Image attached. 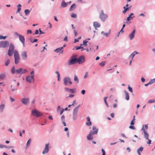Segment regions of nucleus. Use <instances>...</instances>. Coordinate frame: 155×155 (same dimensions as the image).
I'll return each mask as SVG.
<instances>
[{"instance_id": "f257e3e1", "label": "nucleus", "mask_w": 155, "mask_h": 155, "mask_svg": "<svg viewBox=\"0 0 155 155\" xmlns=\"http://www.w3.org/2000/svg\"><path fill=\"white\" fill-rule=\"evenodd\" d=\"M14 56L15 58V64L19 63L20 61V57L18 51L15 50L14 51Z\"/></svg>"}, {"instance_id": "f03ea898", "label": "nucleus", "mask_w": 155, "mask_h": 155, "mask_svg": "<svg viewBox=\"0 0 155 155\" xmlns=\"http://www.w3.org/2000/svg\"><path fill=\"white\" fill-rule=\"evenodd\" d=\"M31 113L32 115L37 117H40L42 115L41 112L35 109L31 111Z\"/></svg>"}, {"instance_id": "7ed1b4c3", "label": "nucleus", "mask_w": 155, "mask_h": 155, "mask_svg": "<svg viewBox=\"0 0 155 155\" xmlns=\"http://www.w3.org/2000/svg\"><path fill=\"white\" fill-rule=\"evenodd\" d=\"M9 43L8 41H3L0 42V48H6L8 47Z\"/></svg>"}, {"instance_id": "20e7f679", "label": "nucleus", "mask_w": 155, "mask_h": 155, "mask_svg": "<svg viewBox=\"0 0 155 155\" xmlns=\"http://www.w3.org/2000/svg\"><path fill=\"white\" fill-rule=\"evenodd\" d=\"M64 82L65 85L71 84L72 82L71 81L70 78L69 77H65L64 79Z\"/></svg>"}, {"instance_id": "39448f33", "label": "nucleus", "mask_w": 155, "mask_h": 155, "mask_svg": "<svg viewBox=\"0 0 155 155\" xmlns=\"http://www.w3.org/2000/svg\"><path fill=\"white\" fill-rule=\"evenodd\" d=\"M100 18L103 21H104L107 18V16L104 14L103 11L101 10L100 15Z\"/></svg>"}, {"instance_id": "423d86ee", "label": "nucleus", "mask_w": 155, "mask_h": 155, "mask_svg": "<svg viewBox=\"0 0 155 155\" xmlns=\"http://www.w3.org/2000/svg\"><path fill=\"white\" fill-rule=\"evenodd\" d=\"M34 75L28 76L26 78V81L29 83H31L32 81L33 82L34 80Z\"/></svg>"}, {"instance_id": "0eeeda50", "label": "nucleus", "mask_w": 155, "mask_h": 155, "mask_svg": "<svg viewBox=\"0 0 155 155\" xmlns=\"http://www.w3.org/2000/svg\"><path fill=\"white\" fill-rule=\"evenodd\" d=\"M26 69H23L22 68H19L16 71V73L17 74H23L27 72Z\"/></svg>"}, {"instance_id": "6e6552de", "label": "nucleus", "mask_w": 155, "mask_h": 155, "mask_svg": "<svg viewBox=\"0 0 155 155\" xmlns=\"http://www.w3.org/2000/svg\"><path fill=\"white\" fill-rule=\"evenodd\" d=\"M77 62V58L74 57H72L68 62V65H72L75 64Z\"/></svg>"}, {"instance_id": "1a4fd4ad", "label": "nucleus", "mask_w": 155, "mask_h": 155, "mask_svg": "<svg viewBox=\"0 0 155 155\" xmlns=\"http://www.w3.org/2000/svg\"><path fill=\"white\" fill-rule=\"evenodd\" d=\"M77 63L81 64L84 61L85 58L83 56H81L79 57L78 59H77Z\"/></svg>"}, {"instance_id": "9d476101", "label": "nucleus", "mask_w": 155, "mask_h": 155, "mask_svg": "<svg viewBox=\"0 0 155 155\" xmlns=\"http://www.w3.org/2000/svg\"><path fill=\"white\" fill-rule=\"evenodd\" d=\"M92 130L94 131H91L90 134L92 135L96 134L97 133L98 129L95 126H93L92 127Z\"/></svg>"}, {"instance_id": "9b49d317", "label": "nucleus", "mask_w": 155, "mask_h": 155, "mask_svg": "<svg viewBox=\"0 0 155 155\" xmlns=\"http://www.w3.org/2000/svg\"><path fill=\"white\" fill-rule=\"evenodd\" d=\"M22 58L23 60H26L27 59V52L25 51H22L21 54Z\"/></svg>"}, {"instance_id": "f8f14e48", "label": "nucleus", "mask_w": 155, "mask_h": 155, "mask_svg": "<svg viewBox=\"0 0 155 155\" xmlns=\"http://www.w3.org/2000/svg\"><path fill=\"white\" fill-rule=\"evenodd\" d=\"M49 145V143H46L45 144V149L42 152L43 154H45L47 153L48 152L49 150V148L48 147Z\"/></svg>"}, {"instance_id": "ddd939ff", "label": "nucleus", "mask_w": 155, "mask_h": 155, "mask_svg": "<svg viewBox=\"0 0 155 155\" xmlns=\"http://www.w3.org/2000/svg\"><path fill=\"white\" fill-rule=\"evenodd\" d=\"M11 91H17L18 89L17 86L16 85V83L15 82L13 83L11 86Z\"/></svg>"}, {"instance_id": "4468645a", "label": "nucleus", "mask_w": 155, "mask_h": 155, "mask_svg": "<svg viewBox=\"0 0 155 155\" xmlns=\"http://www.w3.org/2000/svg\"><path fill=\"white\" fill-rule=\"evenodd\" d=\"M141 130L143 132L144 137L147 140H148L149 135L147 132L145 130V129L143 127L142 128Z\"/></svg>"}, {"instance_id": "2eb2a0df", "label": "nucleus", "mask_w": 155, "mask_h": 155, "mask_svg": "<svg viewBox=\"0 0 155 155\" xmlns=\"http://www.w3.org/2000/svg\"><path fill=\"white\" fill-rule=\"evenodd\" d=\"M21 101L24 104L27 105L29 103V99L28 98H22Z\"/></svg>"}, {"instance_id": "dca6fc26", "label": "nucleus", "mask_w": 155, "mask_h": 155, "mask_svg": "<svg viewBox=\"0 0 155 155\" xmlns=\"http://www.w3.org/2000/svg\"><path fill=\"white\" fill-rule=\"evenodd\" d=\"M19 38L20 40L22 43L23 45L24 46H25V39L24 37L23 36H22L21 35H19Z\"/></svg>"}, {"instance_id": "f3484780", "label": "nucleus", "mask_w": 155, "mask_h": 155, "mask_svg": "<svg viewBox=\"0 0 155 155\" xmlns=\"http://www.w3.org/2000/svg\"><path fill=\"white\" fill-rule=\"evenodd\" d=\"M65 90L71 93H74L76 91V89H71L68 87L65 88Z\"/></svg>"}, {"instance_id": "a211bd4d", "label": "nucleus", "mask_w": 155, "mask_h": 155, "mask_svg": "<svg viewBox=\"0 0 155 155\" xmlns=\"http://www.w3.org/2000/svg\"><path fill=\"white\" fill-rule=\"evenodd\" d=\"M135 29H134V30L129 35V37L130 38V40H132L134 38V35H135Z\"/></svg>"}, {"instance_id": "6ab92c4d", "label": "nucleus", "mask_w": 155, "mask_h": 155, "mask_svg": "<svg viewBox=\"0 0 155 155\" xmlns=\"http://www.w3.org/2000/svg\"><path fill=\"white\" fill-rule=\"evenodd\" d=\"M87 122L86 123V124L88 126H90L91 125V122L90 121V118L89 117H87Z\"/></svg>"}, {"instance_id": "aec40b11", "label": "nucleus", "mask_w": 155, "mask_h": 155, "mask_svg": "<svg viewBox=\"0 0 155 155\" xmlns=\"http://www.w3.org/2000/svg\"><path fill=\"white\" fill-rule=\"evenodd\" d=\"M63 48V47H61L58 48L56 49L54 51L56 53H58L59 52L61 51V53H62L63 51H61V50Z\"/></svg>"}, {"instance_id": "412c9836", "label": "nucleus", "mask_w": 155, "mask_h": 155, "mask_svg": "<svg viewBox=\"0 0 155 155\" xmlns=\"http://www.w3.org/2000/svg\"><path fill=\"white\" fill-rule=\"evenodd\" d=\"M143 147H140L137 150V153L139 155H141L140 152H141L143 150Z\"/></svg>"}, {"instance_id": "4be33fe9", "label": "nucleus", "mask_w": 155, "mask_h": 155, "mask_svg": "<svg viewBox=\"0 0 155 155\" xmlns=\"http://www.w3.org/2000/svg\"><path fill=\"white\" fill-rule=\"evenodd\" d=\"M93 25L95 28H99L100 26V24L96 21L94 22Z\"/></svg>"}, {"instance_id": "5701e85b", "label": "nucleus", "mask_w": 155, "mask_h": 155, "mask_svg": "<svg viewBox=\"0 0 155 155\" xmlns=\"http://www.w3.org/2000/svg\"><path fill=\"white\" fill-rule=\"evenodd\" d=\"M68 3L65 2L63 0L61 4V6L63 7H66Z\"/></svg>"}, {"instance_id": "b1692460", "label": "nucleus", "mask_w": 155, "mask_h": 155, "mask_svg": "<svg viewBox=\"0 0 155 155\" xmlns=\"http://www.w3.org/2000/svg\"><path fill=\"white\" fill-rule=\"evenodd\" d=\"M123 8L124 9V10L123 11V14H125L127 10L130 9V7H129L128 8H126V6H124V7Z\"/></svg>"}, {"instance_id": "393cba45", "label": "nucleus", "mask_w": 155, "mask_h": 155, "mask_svg": "<svg viewBox=\"0 0 155 155\" xmlns=\"http://www.w3.org/2000/svg\"><path fill=\"white\" fill-rule=\"evenodd\" d=\"M79 107V106L77 107L74 110L73 114H77Z\"/></svg>"}, {"instance_id": "a878e982", "label": "nucleus", "mask_w": 155, "mask_h": 155, "mask_svg": "<svg viewBox=\"0 0 155 155\" xmlns=\"http://www.w3.org/2000/svg\"><path fill=\"white\" fill-rule=\"evenodd\" d=\"M124 92L125 94V99L127 100H128L129 99V94L126 91H124Z\"/></svg>"}, {"instance_id": "bb28decb", "label": "nucleus", "mask_w": 155, "mask_h": 155, "mask_svg": "<svg viewBox=\"0 0 155 155\" xmlns=\"http://www.w3.org/2000/svg\"><path fill=\"white\" fill-rule=\"evenodd\" d=\"M87 139L88 140H91L93 139V137L91 134H89L87 137Z\"/></svg>"}, {"instance_id": "cd10ccee", "label": "nucleus", "mask_w": 155, "mask_h": 155, "mask_svg": "<svg viewBox=\"0 0 155 155\" xmlns=\"http://www.w3.org/2000/svg\"><path fill=\"white\" fill-rule=\"evenodd\" d=\"M14 49V46L12 44H11L9 47V50L13 51Z\"/></svg>"}, {"instance_id": "c85d7f7f", "label": "nucleus", "mask_w": 155, "mask_h": 155, "mask_svg": "<svg viewBox=\"0 0 155 155\" xmlns=\"http://www.w3.org/2000/svg\"><path fill=\"white\" fill-rule=\"evenodd\" d=\"M31 139L30 138V139L28 141V142L26 144V148L27 149L30 146L31 142Z\"/></svg>"}, {"instance_id": "c756f323", "label": "nucleus", "mask_w": 155, "mask_h": 155, "mask_svg": "<svg viewBox=\"0 0 155 155\" xmlns=\"http://www.w3.org/2000/svg\"><path fill=\"white\" fill-rule=\"evenodd\" d=\"M133 15V13H130L129 16L127 18V20L129 21L133 19V17H131V16Z\"/></svg>"}, {"instance_id": "7c9ffc66", "label": "nucleus", "mask_w": 155, "mask_h": 155, "mask_svg": "<svg viewBox=\"0 0 155 155\" xmlns=\"http://www.w3.org/2000/svg\"><path fill=\"white\" fill-rule=\"evenodd\" d=\"M5 107V105L4 104H2L0 105V111L2 112L3 109Z\"/></svg>"}, {"instance_id": "2f4dec72", "label": "nucleus", "mask_w": 155, "mask_h": 155, "mask_svg": "<svg viewBox=\"0 0 155 155\" xmlns=\"http://www.w3.org/2000/svg\"><path fill=\"white\" fill-rule=\"evenodd\" d=\"M88 41L87 40H85L83 41V42L82 44H81V46H82L83 45L84 46H86L87 45V43L88 42Z\"/></svg>"}, {"instance_id": "473e14b6", "label": "nucleus", "mask_w": 155, "mask_h": 155, "mask_svg": "<svg viewBox=\"0 0 155 155\" xmlns=\"http://www.w3.org/2000/svg\"><path fill=\"white\" fill-rule=\"evenodd\" d=\"M21 5L20 4H19L17 5L18 10H17V11L16 12L17 13H18L20 12V11L21 10Z\"/></svg>"}, {"instance_id": "72a5a7b5", "label": "nucleus", "mask_w": 155, "mask_h": 155, "mask_svg": "<svg viewBox=\"0 0 155 155\" xmlns=\"http://www.w3.org/2000/svg\"><path fill=\"white\" fill-rule=\"evenodd\" d=\"M74 81L76 82V83L77 84L79 83V80L78 78L76 75H74Z\"/></svg>"}, {"instance_id": "f704fd0d", "label": "nucleus", "mask_w": 155, "mask_h": 155, "mask_svg": "<svg viewBox=\"0 0 155 155\" xmlns=\"http://www.w3.org/2000/svg\"><path fill=\"white\" fill-rule=\"evenodd\" d=\"M138 54V52H136V51H134L130 55V56L132 57V59L134 57L135 54Z\"/></svg>"}, {"instance_id": "c9c22d12", "label": "nucleus", "mask_w": 155, "mask_h": 155, "mask_svg": "<svg viewBox=\"0 0 155 155\" xmlns=\"http://www.w3.org/2000/svg\"><path fill=\"white\" fill-rule=\"evenodd\" d=\"M13 51H12L8 50V54L10 56H11L13 54Z\"/></svg>"}, {"instance_id": "e433bc0d", "label": "nucleus", "mask_w": 155, "mask_h": 155, "mask_svg": "<svg viewBox=\"0 0 155 155\" xmlns=\"http://www.w3.org/2000/svg\"><path fill=\"white\" fill-rule=\"evenodd\" d=\"M75 6V4H73L69 8V10L70 11H71L74 10V8H73Z\"/></svg>"}, {"instance_id": "4c0bfd02", "label": "nucleus", "mask_w": 155, "mask_h": 155, "mask_svg": "<svg viewBox=\"0 0 155 155\" xmlns=\"http://www.w3.org/2000/svg\"><path fill=\"white\" fill-rule=\"evenodd\" d=\"M5 74H0V79H3L5 77Z\"/></svg>"}, {"instance_id": "58836bf2", "label": "nucleus", "mask_w": 155, "mask_h": 155, "mask_svg": "<svg viewBox=\"0 0 155 155\" xmlns=\"http://www.w3.org/2000/svg\"><path fill=\"white\" fill-rule=\"evenodd\" d=\"M30 12V11L28 9H26L25 11V13L26 15H28Z\"/></svg>"}, {"instance_id": "ea45409f", "label": "nucleus", "mask_w": 155, "mask_h": 155, "mask_svg": "<svg viewBox=\"0 0 155 155\" xmlns=\"http://www.w3.org/2000/svg\"><path fill=\"white\" fill-rule=\"evenodd\" d=\"M56 73L57 75V78H58V81H59V78L60 76V74H59V73L58 71H57L56 72Z\"/></svg>"}, {"instance_id": "a19ab883", "label": "nucleus", "mask_w": 155, "mask_h": 155, "mask_svg": "<svg viewBox=\"0 0 155 155\" xmlns=\"http://www.w3.org/2000/svg\"><path fill=\"white\" fill-rule=\"evenodd\" d=\"M11 71L12 73L13 74H14L15 72H16V71H15V68L14 67L12 68L11 70Z\"/></svg>"}, {"instance_id": "79ce46f5", "label": "nucleus", "mask_w": 155, "mask_h": 155, "mask_svg": "<svg viewBox=\"0 0 155 155\" xmlns=\"http://www.w3.org/2000/svg\"><path fill=\"white\" fill-rule=\"evenodd\" d=\"M155 82V78H154L152 80H151L149 82V84H152L153 83H154Z\"/></svg>"}, {"instance_id": "37998d69", "label": "nucleus", "mask_w": 155, "mask_h": 155, "mask_svg": "<svg viewBox=\"0 0 155 155\" xmlns=\"http://www.w3.org/2000/svg\"><path fill=\"white\" fill-rule=\"evenodd\" d=\"M105 61H102L99 64V65L101 66H104L105 65Z\"/></svg>"}, {"instance_id": "c03bdc74", "label": "nucleus", "mask_w": 155, "mask_h": 155, "mask_svg": "<svg viewBox=\"0 0 155 155\" xmlns=\"http://www.w3.org/2000/svg\"><path fill=\"white\" fill-rule=\"evenodd\" d=\"M75 48L76 50H78L79 49H81V48H82L83 46H81V44L80 46L78 47V46H76Z\"/></svg>"}, {"instance_id": "a18cd8bd", "label": "nucleus", "mask_w": 155, "mask_h": 155, "mask_svg": "<svg viewBox=\"0 0 155 155\" xmlns=\"http://www.w3.org/2000/svg\"><path fill=\"white\" fill-rule=\"evenodd\" d=\"M71 16L72 17V18H76V17H77V15L76 14H74V13H72L71 14Z\"/></svg>"}, {"instance_id": "49530a36", "label": "nucleus", "mask_w": 155, "mask_h": 155, "mask_svg": "<svg viewBox=\"0 0 155 155\" xmlns=\"http://www.w3.org/2000/svg\"><path fill=\"white\" fill-rule=\"evenodd\" d=\"M77 114H73V118L74 120H75L77 118Z\"/></svg>"}, {"instance_id": "de8ad7c7", "label": "nucleus", "mask_w": 155, "mask_h": 155, "mask_svg": "<svg viewBox=\"0 0 155 155\" xmlns=\"http://www.w3.org/2000/svg\"><path fill=\"white\" fill-rule=\"evenodd\" d=\"M10 60L9 59H8L7 61L5 63V65L6 66H7L8 65L9 63H10Z\"/></svg>"}, {"instance_id": "09e8293b", "label": "nucleus", "mask_w": 155, "mask_h": 155, "mask_svg": "<svg viewBox=\"0 0 155 155\" xmlns=\"http://www.w3.org/2000/svg\"><path fill=\"white\" fill-rule=\"evenodd\" d=\"M6 38V36H3L2 35H0V39H5Z\"/></svg>"}, {"instance_id": "8fccbe9b", "label": "nucleus", "mask_w": 155, "mask_h": 155, "mask_svg": "<svg viewBox=\"0 0 155 155\" xmlns=\"http://www.w3.org/2000/svg\"><path fill=\"white\" fill-rule=\"evenodd\" d=\"M81 37H80L78 39H74V43H76L77 42H78L79 41V40L81 39Z\"/></svg>"}, {"instance_id": "3c124183", "label": "nucleus", "mask_w": 155, "mask_h": 155, "mask_svg": "<svg viewBox=\"0 0 155 155\" xmlns=\"http://www.w3.org/2000/svg\"><path fill=\"white\" fill-rule=\"evenodd\" d=\"M135 120H134V119H133L130 122V124L131 125H134V124Z\"/></svg>"}, {"instance_id": "603ef678", "label": "nucleus", "mask_w": 155, "mask_h": 155, "mask_svg": "<svg viewBox=\"0 0 155 155\" xmlns=\"http://www.w3.org/2000/svg\"><path fill=\"white\" fill-rule=\"evenodd\" d=\"M101 33L102 34H104V35H105V36H108V35H109V33H104V32L103 31H102L101 32Z\"/></svg>"}, {"instance_id": "864d4df0", "label": "nucleus", "mask_w": 155, "mask_h": 155, "mask_svg": "<svg viewBox=\"0 0 155 155\" xmlns=\"http://www.w3.org/2000/svg\"><path fill=\"white\" fill-rule=\"evenodd\" d=\"M155 102V101L154 100H150L149 101H148V103H152Z\"/></svg>"}, {"instance_id": "5fc2aeb1", "label": "nucleus", "mask_w": 155, "mask_h": 155, "mask_svg": "<svg viewBox=\"0 0 155 155\" xmlns=\"http://www.w3.org/2000/svg\"><path fill=\"white\" fill-rule=\"evenodd\" d=\"M32 33V31L30 30H27V33L28 34H31Z\"/></svg>"}, {"instance_id": "6e6d98bb", "label": "nucleus", "mask_w": 155, "mask_h": 155, "mask_svg": "<svg viewBox=\"0 0 155 155\" xmlns=\"http://www.w3.org/2000/svg\"><path fill=\"white\" fill-rule=\"evenodd\" d=\"M128 89H129V91H130L132 93V92H133V91H132V88L131 87H130L129 86H128Z\"/></svg>"}, {"instance_id": "4d7b16f0", "label": "nucleus", "mask_w": 155, "mask_h": 155, "mask_svg": "<svg viewBox=\"0 0 155 155\" xmlns=\"http://www.w3.org/2000/svg\"><path fill=\"white\" fill-rule=\"evenodd\" d=\"M129 127L131 129H132V130H134V129H135V128L134 127V126H130Z\"/></svg>"}, {"instance_id": "13d9d810", "label": "nucleus", "mask_w": 155, "mask_h": 155, "mask_svg": "<svg viewBox=\"0 0 155 155\" xmlns=\"http://www.w3.org/2000/svg\"><path fill=\"white\" fill-rule=\"evenodd\" d=\"M148 141L147 142V143L148 144H150L151 143V140L148 139Z\"/></svg>"}, {"instance_id": "bf43d9fd", "label": "nucleus", "mask_w": 155, "mask_h": 155, "mask_svg": "<svg viewBox=\"0 0 155 155\" xmlns=\"http://www.w3.org/2000/svg\"><path fill=\"white\" fill-rule=\"evenodd\" d=\"M88 77V72H87L86 73L85 75L84 76V78H86Z\"/></svg>"}, {"instance_id": "052dcab7", "label": "nucleus", "mask_w": 155, "mask_h": 155, "mask_svg": "<svg viewBox=\"0 0 155 155\" xmlns=\"http://www.w3.org/2000/svg\"><path fill=\"white\" fill-rule=\"evenodd\" d=\"M101 151L103 153V154L102 155H105V150L103 149H102Z\"/></svg>"}, {"instance_id": "680f3d73", "label": "nucleus", "mask_w": 155, "mask_h": 155, "mask_svg": "<svg viewBox=\"0 0 155 155\" xmlns=\"http://www.w3.org/2000/svg\"><path fill=\"white\" fill-rule=\"evenodd\" d=\"M143 127L144 128V129L146 130L147 129L148 127V126L147 125H145L144 126V127Z\"/></svg>"}, {"instance_id": "e2e57ef3", "label": "nucleus", "mask_w": 155, "mask_h": 155, "mask_svg": "<svg viewBox=\"0 0 155 155\" xmlns=\"http://www.w3.org/2000/svg\"><path fill=\"white\" fill-rule=\"evenodd\" d=\"M10 99L11 100V101L12 102H13L15 101V99L11 97H10Z\"/></svg>"}, {"instance_id": "0e129e2a", "label": "nucleus", "mask_w": 155, "mask_h": 155, "mask_svg": "<svg viewBox=\"0 0 155 155\" xmlns=\"http://www.w3.org/2000/svg\"><path fill=\"white\" fill-rule=\"evenodd\" d=\"M15 36H19V35H20V34H18L17 32H15Z\"/></svg>"}, {"instance_id": "69168bd1", "label": "nucleus", "mask_w": 155, "mask_h": 155, "mask_svg": "<svg viewBox=\"0 0 155 155\" xmlns=\"http://www.w3.org/2000/svg\"><path fill=\"white\" fill-rule=\"evenodd\" d=\"M85 91L84 90H82L81 91V93L83 94H84L85 93Z\"/></svg>"}, {"instance_id": "338daca9", "label": "nucleus", "mask_w": 155, "mask_h": 155, "mask_svg": "<svg viewBox=\"0 0 155 155\" xmlns=\"http://www.w3.org/2000/svg\"><path fill=\"white\" fill-rule=\"evenodd\" d=\"M141 80L142 82H144L145 81V79L144 78H141Z\"/></svg>"}, {"instance_id": "774afa93", "label": "nucleus", "mask_w": 155, "mask_h": 155, "mask_svg": "<svg viewBox=\"0 0 155 155\" xmlns=\"http://www.w3.org/2000/svg\"><path fill=\"white\" fill-rule=\"evenodd\" d=\"M38 30H35L34 34H38Z\"/></svg>"}]
</instances>
